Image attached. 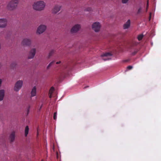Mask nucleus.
<instances>
[{
  "label": "nucleus",
  "instance_id": "14",
  "mask_svg": "<svg viewBox=\"0 0 161 161\" xmlns=\"http://www.w3.org/2000/svg\"><path fill=\"white\" fill-rule=\"evenodd\" d=\"M130 21L128 19L127 21L124 24L123 26V28L125 29H128L130 26Z\"/></svg>",
  "mask_w": 161,
  "mask_h": 161
},
{
  "label": "nucleus",
  "instance_id": "1",
  "mask_svg": "<svg viewBox=\"0 0 161 161\" xmlns=\"http://www.w3.org/2000/svg\"><path fill=\"white\" fill-rule=\"evenodd\" d=\"M46 3L44 1H39L35 2L33 4L32 7L34 10L40 11L44 9Z\"/></svg>",
  "mask_w": 161,
  "mask_h": 161
},
{
  "label": "nucleus",
  "instance_id": "20",
  "mask_svg": "<svg viewBox=\"0 0 161 161\" xmlns=\"http://www.w3.org/2000/svg\"><path fill=\"white\" fill-rule=\"evenodd\" d=\"M92 9L91 8L88 7L87 8H86L85 9V10L86 11H92Z\"/></svg>",
  "mask_w": 161,
  "mask_h": 161
},
{
  "label": "nucleus",
  "instance_id": "22",
  "mask_svg": "<svg viewBox=\"0 0 161 161\" xmlns=\"http://www.w3.org/2000/svg\"><path fill=\"white\" fill-rule=\"evenodd\" d=\"M129 0H122V3H126L128 2Z\"/></svg>",
  "mask_w": 161,
  "mask_h": 161
},
{
  "label": "nucleus",
  "instance_id": "19",
  "mask_svg": "<svg viewBox=\"0 0 161 161\" xmlns=\"http://www.w3.org/2000/svg\"><path fill=\"white\" fill-rule=\"evenodd\" d=\"M54 62V61H53L52 62H51L50 63H49V64H48V65H47V69L49 68L52 65V64Z\"/></svg>",
  "mask_w": 161,
  "mask_h": 161
},
{
  "label": "nucleus",
  "instance_id": "25",
  "mask_svg": "<svg viewBox=\"0 0 161 161\" xmlns=\"http://www.w3.org/2000/svg\"><path fill=\"white\" fill-rule=\"evenodd\" d=\"M149 6V3L148 1L147 3V8H148Z\"/></svg>",
  "mask_w": 161,
  "mask_h": 161
},
{
  "label": "nucleus",
  "instance_id": "23",
  "mask_svg": "<svg viewBox=\"0 0 161 161\" xmlns=\"http://www.w3.org/2000/svg\"><path fill=\"white\" fill-rule=\"evenodd\" d=\"M54 52V51L53 50H52V51H51L50 53H49V56H50L52 53H53Z\"/></svg>",
  "mask_w": 161,
  "mask_h": 161
},
{
  "label": "nucleus",
  "instance_id": "8",
  "mask_svg": "<svg viewBox=\"0 0 161 161\" xmlns=\"http://www.w3.org/2000/svg\"><path fill=\"white\" fill-rule=\"evenodd\" d=\"M80 28V25L77 24L75 25L72 28L70 31L72 33H75L77 32Z\"/></svg>",
  "mask_w": 161,
  "mask_h": 161
},
{
  "label": "nucleus",
  "instance_id": "21",
  "mask_svg": "<svg viewBox=\"0 0 161 161\" xmlns=\"http://www.w3.org/2000/svg\"><path fill=\"white\" fill-rule=\"evenodd\" d=\"M57 112L54 113V114L53 118L55 120L56 119H57Z\"/></svg>",
  "mask_w": 161,
  "mask_h": 161
},
{
  "label": "nucleus",
  "instance_id": "26",
  "mask_svg": "<svg viewBox=\"0 0 161 161\" xmlns=\"http://www.w3.org/2000/svg\"><path fill=\"white\" fill-rule=\"evenodd\" d=\"M2 81H3L1 79H0V86H1V85L2 84Z\"/></svg>",
  "mask_w": 161,
  "mask_h": 161
},
{
  "label": "nucleus",
  "instance_id": "18",
  "mask_svg": "<svg viewBox=\"0 0 161 161\" xmlns=\"http://www.w3.org/2000/svg\"><path fill=\"white\" fill-rule=\"evenodd\" d=\"M143 35L142 34L139 35L137 37V39L139 40L140 41L143 38Z\"/></svg>",
  "mask_w": 161,
  "mask_h": 161
},
{
  "label": "nucleus",
  "instance_id": "24",
  "mask_svg": "<svg viewBox=\"0 0 161 161\" xmlns=\"http://www.w3.org/2000/svg\"><path fill=\"white\" fill-rule=\"evenodd\" d=\"M128 69H132V66H129L127 67Z\"/></svg>",
  "mask_w": 161,
  "mask_h": 161
},
{
  "label": "nucleus",
  "instance_id": "12",
  "mask_svg": "<svg viewBox=\"0 0 161 161\" xmlns=\"http://www.w3.org/2000/svg\"><path fill=\"white\" fill-rule=\"evenodd\" d=\"M15 133L14 131L12 132L9 136L8 139L11 142H14L15 140Z\"/></svg>",
  "mask_w": 161,
  "mask_h": 161
},
{
  "label": "nucleus",
  "instance_id": "13",
  "mask_svg": "<svg viewBox=\"0 0 161 161\" xmlns=\"http://www.w3.org/2000/svg\"><path fill=\"white\" fill-rule=\"evenodd\" d=\"M36 86H34L31 92V97H33L36 95Z\"/></svg>",
  "mask_w": 161,
  "mask_h": 161
},
{
  "label": "nucleus",
  "instance_id": "29",
  "mask_svg": "<svg viewBox=\"0 0 161 161\" xmlns=\"http://www.w3.org/2000/svg\"><path fill=\"white\" fill-rule=\"evenodd\" d=\"M141 8H140L139 10H138V12H140V11L141 10Z\"/></svg>",
  "mask_w": 161,
  "mask_h": 161
},
{
  "label": "nucleus",
  "instance_id": "2",
  "mask_svg": "<svg viewBox=\"0 0 161 161\" xmlns=\"http://www.w3.org/2000/svg\"><path fill=\"white\" fill-rule=\"evenodd\" d=\"M19 3V0H11L7 3L6 8L8 10H14L17 8Z\"/></svg>",
  "mask_w": 161,
  "mask_h": 161
},
{
  "label": "nucleus",
  "instance_id": "7",
  "mask_svg": "<svg viewBox=\"0 0 161 161\" xmlns=\"http://www.w3.org/2000/svg\"><path fill=\"white\" fill-rule=\"evenodd\" d=\"M112 54L110 53H104L101 55V57L104 60L110 59L111 58Z\"/></svg>",
  "mask_w": 161,
  "mask_h": 161
},
{
  "label": "nucleus",
  "instance_id": "17",
  "mask_svg": "<svg viewBox=\"0 0 161 161\" xmlns=\"http://www.w3.org/2000/svg\"><path fill=\"white\" fill-rule=\"evenodd\" d=\"M29 130V128L28 126H26L25 131V136H26L28 134Z\"/></svg>",
  "mask_w": 161,
  "mask_h": 161
},
{
  "label": "nucleus",
  "instance_id": "15",
  "mask_svg": "<svg viewBox=\"0 0 161 161\" xmlns=\"http://www.w3.org/2000/svg\"><path fill=\"white\" fill-rule=\"evenodd\" d=\"M5 91L4 90H0V101L3 100L4 96Z\"/></svg>",
  "mask_w": 161,
  "mask_h": 161
},
{
  "label": "nucleus",
  "instance_id": "10",
  "mask_svg": "<svg viewBox=\"0 0 161 161\" xmlns=\"http://www.w3.org/2000/svg\"><path fill=\"white\" fill-rule=\"evenodd\" d=\"M31 43V40L29 38H25L22 42L21 44L24 46H29Z\"/></svg>",
  "mask_w": 161,
  "mask_h": 161
},
{
  "label": "nucleus",
  "instance_id": "4",
  "mask_svg": "<svg viewBox=\"0 0 161 161\" xmlns=\"http://www.w3.org/2000/svg\"><path fill=\"white\" fill-rule=\"evenodd\" d=\"M23 85V81L22 80H19L16 83L14 87V90L16 91H19L22 87Z\"/></svg>",
  "mask_w": 161,
  "mask_h": 161
},
{
  "label": "nucleus",
  "instance_id": "3",
  "mask_svg": "<svg viewBox=\"0 0 161 161\" xmlns=\"http://www.w3.org/2000/svg\"><path fill=\"white\" fill-rule=\"evenodd\" d=\"M101 25L99 22H95L93 23L92 25V29L95 32H99L101 29Z\"/></svg>",
  "mask_w": 161,
  "mask_h": 161
},
{
  "label": "nucleus",
  "instance_id": "31",
  "mask_svg": "<svg viewBox=\"0 0 161 161\" xmlns=\"http://www.w3.org/2000/svg\"><path fill=\"white\" fill-rule=\"evenodd\" d=\"M42 161H43V160H42Z\"/></svg>",
  "mask_w": 161,
  "mask_h": 161
},
{
  "label": "nucleus",
  "instance_id": "5",
  "mask_svg": "<svg viewBox=\"0 0 161 161\" xmlns=\"http://www.w3.org/2000/svg\"><path fill=\"white\" fill-rule=\"evenodd\" d=\"M62 6L60 4L55 5L52 10V13L53 14L58 13L61 10Z\"/></svg>",
  "mask_w": 161,
  "mask_h": 161
},
{
  "label": "nucleus",
  "instance_id": "30",
  "mask_svg": "<svg viewBox=\"0 0 161 161\" xmlns=\"http://www.w3.org/2000/svg\"><path fill=\"white\" fill-rule=\"evenodd\" d=\"M38 135V132L37 131V135Z\"/></svg>",
  "mask_w": 161,
  "mask_h": 161
},
{
  "label": "nucleus",
  "instance_id": "16",
  "mask_svg": "<svg viewBox=\"0 0 161 161\" xmlns=\"http://www.w3.org/2000/svg\"><path fill=\"white\" fill-rule=\"evenodd\" d=\"M54 91V88L53 87H52L50 89L49 91V97L50 98H51L52 97V94L53 93Z\"/></svg>",
  "mask_w": 161,
  "mask_h": 161
},
{
  "label": "nucleus",
  "instance_id": "11",
  "mask_svg": "<svg viewBox=\"0 0 161 161\" xmlns=\"http://www.w3.org/2000/svg\"><path fill=\"white\" fill-rule=\"evenodd\" d=\"M36 50L35 48H33L29 52L28 58L30 59L33 58L36 54Z\"/></svg>",
  "mask_w": 161,
  "mask_h": 161
},
{
  "label": "nucleus",
  "instance_id": "9",
  "mask_svg": "<svg viewBox=\"0 0 161 161\" xmlns=\"http://www.w3.org/2000/svg\"><path fill=\"white\" fill-rule=\"evenodd\" d=\"M7 23V20L6 19H0V28H3L5 27Z\"/></svg>",
  "mask_w": 161,
  "mask_h": 161
},
{
  "label": "nucleus",
  "instance_id": "28",
  "mask_svg": "<svg viewBox=\"0 0 161 161\" xmlns=\"http://www.w3.org/2000/svg\"><path fill=\"white\" fill-rule=\"evenodd\" d=\"M151 18V13H150V17H149V20H150Z\"/></svg>",
  "mask_w": 161,
  "mask_h": 161
},
{
  "label": "nucleus",
  "instance_id": "27",
  "mask_svg": "<svg viewBox=\"0 0 161 161\" xmlns=\"http://www.w3.org/2000/svg\"><path fill=\"white\" fill-rule=\"evenodd\" d=\"M61 63V62L60 61H58V62H57L56 63L57 64H59L60 63Z\"/></svg>",
  "mask_w": 161,
  "mask_h": 161
},
{
  "label": "nucleus",
  "instance_id": "6",
  "mask_svg": "<svg viewBox=\"0 0 161 161\" xmlns=\"http://www.w3.org/2000/svg\"><path fill=\"white\" fill-rule=\"evenodd\" d=\"M46 26L45 25H40L37 28L36 33L39 34H42L46 30Z\"/></svg>",
  "mask_w": 161,
  "mask_h": 161
}]
</instances>
